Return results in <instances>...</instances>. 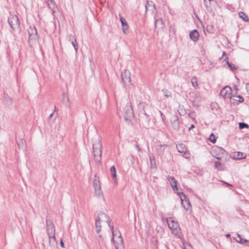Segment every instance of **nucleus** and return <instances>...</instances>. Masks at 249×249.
Segmentation results:
<instances>
[{
    "label": "nucleus",
    "mask_w": 249,
    "mask_h": 249,
    "mask_svg": "<svg viewBox=\"0 0 249 249\" xmlns=\"http://www.w3.org/2000/svg\"><path fill=\"white\" fill-rule=\"evenodd\" d=\"M110 224L109 217L104 213L100 212L98 213L95 221V228L98 234L101 231V228L108 227L109 229Z\"/></svg>",
    "instance_id": "f257e3e1"
},
{
    "label": "nucleus",
    "mask_w": 249,
    "mask_h": 249,
    "mask_svg": "<svg viewBox=\"0 0 249 249\" xmlns=\"http://www.w3.org/2000/svg\"><path fill=\"white\" fill-rule=\"evenodd\" d=\"M109 231L112 233V241L116 249H124L123 240L120 232L117 230L114 231L113 226H109Z\"/></svg>",
    "instance_id": "f03ea898"
},
{
    "label": "nucleus",
    "mask_w": 249,
    "mask_h": 249,
    "mask_svg": "<svg viewBox=\"0 0 249 249\" xmlns=\"http://www.w3.org/2000/svg\"><path fill=\"white\" fill-rule=\"evenodd\" d=\"M92 148L94 159L95 162L97 163L100 162L101 160L102 145L100 138L99 137L94 140Z\"/></svg>",
    "instance_id": "7ed1b4c3"
},
{
    "label": "nucleus",
    "mask_w": 249,
    "mask_h": 249,
    "mask_svg": "<svg viewBox=\"0 0 249 249\" xmlns=\"http://www.w3.org/2000/svg\"><path fill=\"white\" fill-rule=\"evenodd\" d=\"M28 43L31 47L37 45L38 36L37 31L35 26H30L28 29Z\"/></svg>",
    "instance_id": "20e7f679"
},
{
    "label": "nucleus",
    "mask_w": 249,
    "mask_h": 249,
    "mask_svg": "<svg viewBox=\"0 0 249 249\" xmlns=\"http://www.w3.org/2000/svg\"><path fill=\"white\" fill-rule=\"evenodd\" d=\"M8 23L14 31L19 32L20 22L18 17L16 15H10L8 18Z\"/></svg>",
    "instance_id": "39448f33"
},
{
    "label": "nucleus",
    "mask_w": 249,
    "mask_h": 249,
    "mask_svg": "<svg viewBox=\"0 0 249 249\" xmlns=\"http://www.w3.org/2000/svg\"><path fill=\"white\" fill-rule=\"evenodd\" d=\"M167 222L172 232L176 235H178L180 231V229L178 222L173 220L172 218L167 219Z\"/></svg>",
    "instance_id": "423d86ee"
},
{
    "label": "nucleus",
    "mask_w": 249,
    "mask_h": 249,
    "mask_svg": "<svg viewBox=\"0 0 249 249\" xmlns=\"http://www.w3.org/2000/svg\"><path fill=\"white\" fill-rule=\"evenodd\" d=\"M121 79L125 87L129 86L131 82L130 71L127 70H124L122 72Z\"/></svg>",
    "instance_id": "0eeeda50"
},
{
    "label": "nucleus",
    "mask_w": 249,
    "mask_h": 249,
    "mask_svg": "<svg viewBox=\"0 0 249 249\" xmlns=\"http://www.w3.org/2000/svg\"><path fill=\"white\" fill-rule=\"evenodd\" d=\"M124 118L126 121L130 120L134 115L131 103L128 102L124 108Z\"/></svg>",
    "instance_id": "6e6552de"
},
{
    "label": "nucleus",
    "mask_w": 249,
    "mask_h": 249,
    "mask_svg": "<svg viewBox=\"0 0 249 249\" xmlns=\"http://www.w3.org/2000/svg\"><path fill=\"white\" fill-rule=\"evenodd\" d=\"M178 194L180 197L181 203L184 208L187 211L191 210V205L190 202L185 195L183 192H178Z\"/></svg>",
    "instance_id": "1a4fd4ad"
},
{
    "label": "nucleus",
    "mask_w": 249,
    "mask_h": 249,
    "mask_svg": "<svg viewBox=\"0 0 249 249\" xmlns=\"http://www.w3.org/2000/svg\"><path fill=\"white\" fill-rule=\"evenodd\" d=\"M93 185L94 188V192L96 196H101L103 195L101 190V184L98 178L95 177L93 180Z\"/></svg>",
    "instance_id": "9d476101"
},
{
    "label": "nucleus",
    "mask_w": 249,
    "mask_h": 249,
    "mask_svg": "<svg viewBox=\"0 0 249 249\" xmlns=\"http://www.w3.org/2000/svg\"><path fill=\"white\" fill-rule=\"evenodd\" d=\"M46 222L48 236H55V228L51 220L47 219Z\"/></svg>",
    "instance_id": "9b49d317"
},
{
    "label": "nucleus",
    "mask_w": 249,
    "mask_h": 249,
    "mask_svg": "<svg viewBox=\"0 0 249 249\" xmlns=\"http://www.w3.org/2000/svg\"><path fill=\"white\" fill-rule=\"evenodd\" d=\"M231 89L230 87L225 86L220 91V94L223 98H231Z\"/></svg>",
    "instance_id": "f8f14e48"
},
{
    "label": "nucleus",
    "mask_w": 249,
    "mask_h": 249,
    "mask_svg": "<svg viewBox=\"0 0 249 249\" xmlns=\"http://www.w3.org/2000/svg\"><path fill=\"white\" fill-rule=\"evenodd\" d=\"M120 20L121 22L122 30L124 34H126L128 33V25L125 21L124 18L119 15Z\"/></svg>",
    "instance_id": "ddd939ff"
},
{
    "label": "nucleus",
    "mask_w": 249,
    "mask_h": 249,
    "mask_svg": "<svg viewBox=\"0 0 249 249\" xmlns=\"http://www.w3.org/2000/svg\"><path fill=\"white\" fill-rule=\"evenodd\" d=\"M167 179L170 182L172 189L174 191H177L178 190V188L177 187V180L175 178L172 176H168L167 177Z\"/></svg>",
    "instance_id": "4468645a"
},
{
    "label": "nucleus",
    "mask_w": 249,
    "mask_h": 249,
    "mask_svg": "<svg viewBox=\"0 0 249 249\" xmlns=\"http://www.w3.org/2000/svg\"><path fill=\"white\" fill-rule=\"evenodd\" d=\"M49 246L51 249H57V242L56 240L55 236H49Z\"/></svg>",
    "instance_id": "2eb2a0df"
},
{
    "label": "nucleus",
    "mask_w": 249,
    "mask_h": 249,
    "mask_svg": "<svg viewBox=\"0 0 249 249\" xmlns=\"http://www.w3.org/2000/svg\"><path fill=\"white\" fill-rule=\"evenodd\" d=\"M189 36L193 41L196 42L198 40L199 34L196 30H193L190 33Z\"/></svg>",
    "instance_id": "dca6fc26"
},
{
    "label": "nucleus",
    "mask_w": 249,
    "mask_h": 249,
    "mask_svg": "<svg viewBox=\"0 0 249 249\" xmlns=\"http://www.w3.org/2000/svg\"><path fill=\"white\" fill-rule=\"evenodd\" d=\"M149 10L153 12L156 11V5L152 1H147L145 4V12Z\"/></svg>",
    "instance_id": "f3484780"
},
{
    "label": "nucleus",
    "mask_w": 249,
    "mask_h": 249,
    "mask_svg": "<svg viewBox=\"0 0 249 249\" xmlns=\"http://www.w3.org/2000/svg\"><path fill=\"white\" fill-rule=\"evenodd\" d=\"M49 8L54 13L57 9L56 5L53 0H47Z\"/></svg>",
    "instance_id": "a211bd4d"
},
{
    "label": "nucleus",
    "mask_w": 249,
    "mask_h": 249,
    "mask_svg": "<svg viewBox=\"0 0 249 249\" xmlns=\"http://www.w3.org/2000/svg\"><path fill=\"white\" fill-rule=\"evenodd\" d=\"M235 158L237 160H241L246 158L247 155L246 153L240 152H235L234 153Z\"/></svg>",
    "instance_id": "6ab92c4d"
},
{
    "label": "nucleus",
    "mask_w": 249,
    "mask_h": 249,
    "mask_svg": "<svg viewBox=\"0 0 249 249\" xmlns=\"http://www.w3.org/2000/svg\"><path fill=\"white\" fill-rule=\"evenodd\" d=\"M234 240L242 244L249 243V241L246 239H242L239 234H237L236 237H234Z\"/></svg>",
    "instance_id": "aec40b11"
},
{
    "label": "nucleus",
    "mask_w": 249,
    "mask_h": 249,
    "mask_svg": "<svg viewBox=\"0 0 249 249\" xmlns=\"http://www.w3.org/2000/svg\"><path fill=\"white\" fill-rule=\"evenodd\" d=\"M178 151L179 153H185L186 151V146L184 144L180 143L177 145Z\"/></svg>",
    "instance_id": "412c9836"
},
{
    "label": "nucleus",
    "mask_w": 249,
    "mask_h": 249,
    "mask_svg": "<svg viewBox=\"0 0 249 249\" xmlns=\"http://www.w3.org/2000/svg\"><path fill=\"white\" fill-rule=\"evenodd\" d=\"M149 160L150 162L151 168H154L156 167L155 157L153 155H149Z\"/></svg>",
    "instance_id": "4be33fe9"
},
{
    "label": "nucleus",
    "mask_w": 249,
    "mask_h": 249,
    "mask_svg": "<svg viewBox=\"0 0 249 249\" xmlns=\"http://www.w3.org/2000/svg\"><path fill=\"white\" fill-rule=\"evenodd\" d=\"M63 101L64 104L67 105L70 104V98L68 93L67 92L64 93L63 94Z\"/></svg>",
    "instance_id": "5701e85b"
},
{
    "label": "nucleus",
    "mask_w": 249,
    "mask_h": 249,
    "mask_svg": "<svg viewBox=\"0 0 249 249\" xmlns=\"http://www.w3.org/2000/svg\"><path fill=\"white\" fill-rule=\"evenodd\" d=\"M214 167L218 170H223L224 169V165L219 161L214 162Z\"/></svg>",
    "instance_id": "b1692460"
},
{
    "label": "nucleus",
    "mask_w": 249,
    "mask_h": 249,
    "mask_svg": "<svg viewBox=\"0 0 249 249\" xmlns=\"http://www.w3.org/2000/svg\"><path fill=\"white\" fill-rule=\"evenodd\" d=\"M163 24V21L161 18L156 19L155 18V27L157 28L158 26H161Z\"/></svg>",
    "instance_id": "393cba45"
},
{
    "label": "nucleus",
    "mask_w": 249,
    "mask_h": 249,
    "mask_svg": "<svg viewBox=\"0 0 249 249\" xmlns=\"http://www.w3.org/2000/svg\"><path fill=\"white\" fill-rule=\"evenodd\" d=\"M239 17L245 21H248L249 20L248 17L247 16L242 12H240L239 13Z\"/></svg>",
    "instance_id": "a878e982"
},
{
    "label": "nucleus",
    "mask_w": 249,
    "mask_h": 249,
    "mask_svg": "<svg viewBox=\"0 0 249 249\" xmlns=\"http://www.w3.org/2000/svg\"><path fill=\"white\" fill-rule=\"evenodd\" d=\"M213 150L215 152L220 153L221 155H225L226 154V151L219 147H216L213 149Z\"/></svg>",
    "instance_id": "bb28decb"
},
{
    "label": "nucleus",
    "mask_w": 249,
    "mask_h": 249,
    "mask_svg": "<svg viewBox=\"0 0 249 249\" xmlns=\"http://www.w3.org/2000/svg\"><path fill=\"white\" fill-rule=\"evenodd\" d=\"M71 43L75 51L77 52L78 48V46L75 38H73V39H72L71 40Z\"/></svg>",
    "instance_id": "cd10ccee"
},
{
    "label": "nucleus",
    "mask_w": 249,
    "mask_h": 249,
    "mask_svg": "<svg viewBox=\"0 0 249 249\" xmlns=\"http://www.w3.org/2000/svg\"><path fill=\"white\" fill-rule=\"evenodd\" d=\"M110 171L112 173V176L113 178L115 179L116 178V168L114 166H112L110 168Z\"/></svg>",
    "instance_id": "c85d7f7f"
},
{
    "label": "nucleus",
    "mask_w": 249,
    "mask_h": 249,
    "mask_svg": "<svg viewBox=\"0 0 249 249\" xmlns=\"http://www.w3.org/2000/svg\"><path fill=\"white\" fill-rule=\"evenodd\" d=\"M175 130H178L179 128V121L176 122H173V123L171 124Z\"/></svg>",
    "instance_id": "c756f323"
},
{
    "label": "nucleus",
    "mask_w": 249,
    "mask_h": 249,
    "mask_svg": "<svg viewBox=\"0 0 249 249\" xmlns=\"http://www.w3.org/2000/svg\"><path fill=\"white\" fill-rule=\"evenodd\" d=\"M191 83L194 87H197L198 85L197 79L196 77H193V78H192Z\"/></svg>",
    "instance_id": "7c9ffc66"
},
{
    "label": "nucleus",
    "mask_w": 249,
    "mask_h": 249,
    "mask_svg": "<svg viewBox=\"0 0 249 249\" xmlns=\"http://www.w3.org/2000/svg\"><path fill=\"white\" fill-rule=\"evenodd\" d=\"M171 123L172 124L173 122H176L178 121V118L177 115H174L172 116L171 119Z\"/></svg>",
    "instance_id": "2f4dec72"
},
{
    "label": "nucleus",
    "mask_w": 249,
    "mask_h": 249,
    "mask_svg": "<svg viewBox=\"0 0 249 249\" xmlns=\"http://www.w3.org/2000/svg\"><path fill=\"white\" fill-rule=\"evenodd\" d=\"M209 140L213 143H214L215 142H216L215 136H214V135L213 133H212L210 135V137H209Z\"/></svg>",
    "instance_id": "473e14b6"
},
{
    "label": "nucleus",
    "mask_w": 249,
    "mask_h": 249,
    "mask_svg": "<svg viewBox=\"0 0 249 249\" xmlns=\"http://www.w3.org/2000/svg\"><path fill=\"white\" fill-rule=\"evenodd\" d=\"M178 113L180 115H184L185 114V110L183 108V107H179L178 110Z\"/></svg>",
    "instance_id": "72a5a7b5"
},
{
    "label": "nucleus",
    "mask_w": 249,
    "mask_h": 249,
    "mask_svg": "<svg viewBox=\"0 0 249 249\" xmlns=\"http://www.w3.org/2000/svg\"><path fill=\"white\" fill-rule=\"evenodd\" d=\"M239 127L240 129H243L244 128H248L249 125L244 123H240L239 124Z\"/></svg>",
    "instance_id": "f704fd0d"
},
{
    "label": "nucleus",
    "mask_w": 249,
    "mask_h": 249,
    "mask_svg": "<svg viewBox=\"0 0 249 249\" xmlns=\"http://www.w3.org/2000/svg\"><path fill=\"white\" fill-rule=\"evenodd\" d=\"M234 97L236 98L235 100L237 101L238 102L241 103L244 101V98L240 95H237Z\"/></svg>",
    "instance_id": "c9c22d12"
},
{
    "label": "nucleus",
    "mask_w": 249,
    "mask_h": 249,
    "mask_svg": "<svg viewBox=\"0 0 249 249\" xmlns=\"http://www.w3.org/2000/svg\"><path fill=\"white\" fill-rule=\"evenodd\" d=\"M164 96L169 97L171 96V93L167 90H162Z\"/></svg>",
    "instance_id": "e433bc0d"
},
{
    "label": "nucleus",
    "mask_w": 249,
    "mask_h": 249,
    "mask_svg": "<svg viewBox=\"0 0 249 249\" xmlns=\"http://www.w3.org/2000/svg\"><path fill=\"white\" fill-rule=\"evenodd\" d=\"M227 64L228 65L229 67L231 70H234L236 69V68L235 67L234 65L231 64L228 61L227 62Z\"/></svg>",
    "instance_id": "4c0bfd02"
},
{
    "label": "nucleus",
    "mask_w": 249,
    "mask_h": 249,
    "mask_svg": "<svg viewBox=\"0 0 249 249\" xmlns=\"http://www.w3.org/2000/svg\"><path fill=\"white\" fill-rule=\"evenodd\" d=\"M160 113L162 120L163 122H164L165 119V116L163 115V113L162 112H161L160 111Z\"/></svg>",
    "instance_id": "58836bf2"
},
{
    "label": "nucleus",
    "mask_w": 249,
    "mask_h": 249,
    "mask_svg": "<svg viewBox=\"0 0 249 249\" xmlns=\"http://www.w3.org/2000/svg\"><path fill=\"white\" fill-rule=\"evenodd\" d=\"M67 37H68V40L71 42V40L72 39H73V38H74L71 35H69V36H68Z\"/></svg>",
    "instance_id": "ea45409f"
},
{
    "label": "nucleus",
    "mask_w": 249,
    "mask_h": 249,
    "mask_svg": "<svg viewBox=\"0 0 249 249\" xmlns=\"http://www.w3.org/2000/svg\"><path fill=\"white\" fill-rule=\"evenodd\" d=\"M135 147L138 151H140L141 150V148L138 144H135Z\"/></svg>",
    "instance_id": "a19ab883"
},
{
    "label": "nucleus",
    "mask_w": 249,
    "mask_h": 249,
    "mask_svg": "<svg viewBox=\"0 0 249 249\" xmlns=\"http://www.w3.org/2000/svg\"><path fill=\"white\" fill-rule=\"evenodd\" d=\"M246 89L247 92L249 94V83H248L246 85Z\"/></svg>",
    "instance_id": "79ce46f5"
},
{
    "label": "nucleus",
    "mask_w": 249,
    "mask_h": 249,
    "mask_svg": "<svg viewBox=\"0 0 249 249\" xmlns=\"http://www.w3.org/2000/svg\"><path fill=\"white\" fill-rule=\"evenodd\" d=\"M60 246L63 248H65L64 244L63 242L62 241V240H61V241H60Z\"/></svg>",
    "instance_id": "37998d69"
},
{
    "label": "nucleus",
    "mask_w": 249,
    "mask_h": 249,
    "mask_svg": "<svg viewBox=\"0 0 249 249\" xmlns=\"http://www.w3.org/2000/svg\"><path fill=\"white\" fill-rule=\"evenodd\" d=\"M143 112H143L144 115H145L147 118H148L149 116H148V115L146 113V112L145 111L144 108H143Z\"/></svg>",
    "instance_id": "c03bdc74"
},
{
    "label": "nucleus",
    "mask_w": 249,
    "mask_h": 249,
    "mask_svg": "<svg viewBox=\"0 0 249 249\" xmlns=\"http://www.w3.org/2000/svg\"><path fill=\"white\" fill-rule=\"evenodd\" d=\"M195 127V125L194 124H192L191 126L189 128V130L190 131L191 129Z\"/></svg>",
    "instance_id": "a18cd8bd"
},
{
    "label": "nucleus",
    "mask_w": 249,
    "mask_h": 249,
    "mask_svg": "<svg viewBox=\"0 0 249 249\" xmlns=\"http://www.w3.org/2000/svg\"><path fill=\"white\" fill-rule=\"evenodd\" d=\"M223 182H224L225 184H227L228 186H232V185H231V184H229V183H227V182H224V181H223Z\"/></svg>",
    "instance_id": "49530a36"
},
{
    "label": "nucleus",
    "mask_w": 249,
    "mask_h": 249,
    "mask_svg": "<svg viewBox=\"0 0 249 249\" xmlns=\"http://www.w3.org/2000/svg\"><path fill=\"white\" fill-rule=\"evenodd\" d=\"M53 115V113H51V114L49 115V119H51V118L52 117Z\"/></svg>",
    "instance_id": "de8ad7c7"
},
{
    "label": "nucleus",
    "mask_w": 249,
    "mask_h": 249,
    "mask_svg": "<svg viewBox=\"0 0 249 249\" xmlns=\"http://www.w3.org/2000/svg\"><path fill=\"white\" fill-rule=\"evenodd\" d=\"M215 158H216L217 159H218V160H220V159H221V157H219V156L215 157Z\"/></svg>",
    "instance_id": "09e8293b"
},
{
    "label": "nucleus",
    "mask_w": 249,
    "mask_h": 249,
    "mask_svg": "<svg viewBox=\"0 0 249 249\" xmlns=\"http://www.w3.org/2000/svg\"><path fill=\"white\" fill-rule=\"evenodd\" d=\"M99 237H100L101 239H103V237H102V235L99 234Z\"/></svg>",
    "instance_id": "8fccbe9b"
},
{
    "label": "nucleus",
    "mask_w": 249,
    "mask_h": 249,
    "mask_svg": "<svg viewBox=\"0 0 249 249\" xmlns=\"http://www.w3.org/2000/svg\"><path fill=\"white\" fill-rule=\"evenodd\" d=\"M224 55H225V56H226V53H225V52H223V56Z\"/></svg>",
    "instance_id": "3c124183"
},
{
    "label": "nucleus",
    "mask_w": 249,
    "mask_h": 249,
    "mask_svg": "<svg viewBox=\"0 0 249 249\" xmlns=\"http://www.w3.org/2000/svg\"><path fill=\"white\" fill-rule=\"evenodd\" d=\"M226 237H229L230 236V234H226Z\"/></svg>",
    "instance_id": "603ef678"
},
{
    "label": "nucleus",
    "mask_w": 249,
    "mask_h": 249,
    "mask_svg": "<svg viewBox=\"0 0 249 249\" xmlns=\"http://www.w3.org/2000/svg\"><path fill=\"white\" fill-rule=\"evenodd\" d=\"M162 146L161 145H159V147H160V148H162Z\"/></svg>",
    "instance_id": "864d4df0"
},
{
    "label": "nucleus",
    "mask_w": 249,
    "mask_h": 249,
    "mask_svg": "<svg viewBox=\"0 0 249 249\" xmlns=\"http://www.w3.org/2000/svg\"><path fill=\"white\" fill-rule=\"evenodd\" d=\"M210 27H211V26H209L207 27V28H210Z\"/></svg>",
    "instance_id": "5fc2aeb1"
},
{
    "label": "nucleus",
    "mask_w": 249,
    "mask_h": 249,
    "mask_svg": "<svg viewBox=\"0 0 249 249\" xmlns=\"http://www.w3.org/2000/svg\"><path fill=\"white\" fill-rule=\"evenodd\" d=\"M206 0H204L205 1H206ZM209 1H211V0H208Z\"/></svg>",
    "instance_id": "6e6d98bb"
}]
</instances>
